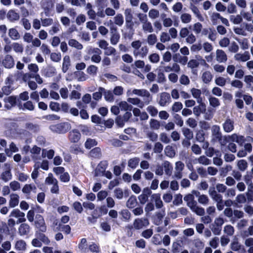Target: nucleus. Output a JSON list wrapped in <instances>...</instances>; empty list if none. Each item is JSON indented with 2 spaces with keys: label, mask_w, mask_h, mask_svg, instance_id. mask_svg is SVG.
<instances>
[{
  "label": "nucleus",
  "mask_w": 253,
  "mask_h": 253,
  "mask_svg": "<svg viewBox=\"0 0 253 253\" xmlns=\"http://www.w3.org/2000/svg\"><path fill=\"white\" fill-rule=\"evenodd\" d=\"M133 49V55L136 58H143L148 53V48L146 45H143L140 40H135L131 43Z\"/></svg>",
  "instance_id": "f257e3e1"
},
{
  "label": "nucleus",
  "mask_w": 253,
  "mask_h": 253,
  "mask_svg": "<svg viewBox=\"0 0 253 253\" xmlns=\"http://www.w3.org/2000/svg\"><path fill=\"white\" fill-rule=\"evenodd\" d=\"M133 94L141 96L144 98V103L148 104L151 101L152 97L149 92L145 89H134L133 90H128L127 91V95L130 96Z\"/></svg>",
  "instance_id": "f03ea898"
},
{
  "label": "nucleus",
  "mask_w": 253,
  "mask_h": 253,
  "mask_svg": "<svg viewBox=\"0 0 253 253\" xmlns=\"http://www.w3.org/2000/svg\"><path fill=\"white\" fill-rule=\"evenodd\" d=\"M57 180L53 177L51 173L48 174V176L45 179V184L50 186V192L53 194H58L59 186Z\"/></svg>",
  "instance_id": "7ed1b4c3"
},
{
  "label": "nucleus",
  "mask_w": 253,
  "mask_h": 253,
  "mask_svg": "<svg viewBox=\"0 0 253 253\" xmlns=\"http://www.w3.org/2000/svg\"><path fill=\"white\" fill-rule=\"evenodd\" d=\"M106 26L110 27L111 31L110 42L112 45H116L119 42L120 36L117 31V28L114 27L112 21L109 20L107 23H104Z\"/></svg>",
  "instance_id": "20e7f679"
},
{
  "label": "nucleus",
  "mask_w": 253,
  "mask_h": 253,
  "mask_svg": "<svg viewBox=\"0 0 253 253\" xmlns=\"http://www.w3.org/2000/svg\"><path fill=\"white\" fill-rule=\"evenodd\" d=\"M192 30L196 34H201L202 35H208L210 31V28H204L202 24L198 22L194 24L192 26Z\"/></svg>",
  "instance_id": "39448f33"
},
{
  "label": "nucleus",
  "mask_w": 253,
  "mask_h": 253,
  "mask_svg": "<svg viewBox=\"0 0 253 253\" xmlns=\"http://www.w3.org/2000/svg\"><path fill=\"white\" fill-rule=\"evenodd\" d=\"M9 217L11 218L15 217L17 218L16 220L17 224L22 223L26 221L25 213L17 209H14L10 212Z\"/></svg>",
  "instance_id": "423d86ee"
},
{
  "label": "nucleus",
  "mask_w": 253,
  "mask_h": 253,
  "mask_svg": "<svg viewBox=\"0 0 253 253\" xmlns=\"http://www.w3.org/2000/svg\"><path fill=\"white\" fill-rule=\"evenodd\" d=\"M124 14L125 16L126 26L132 29L134 25L132 21L133 14L132 9L130 8H126L125 10Z\"/></svg>",
  "instance_id": "0eeeda50"
},
{
  "label": "nucleus",
  "mask_w": 253,
  "mask_h": 253,
  "mask_svg": "<svg viewBox=\"0 0 253 253\" xmlns=\"http://www.w3.org/2000/svg\"><path fill=\"white\" fill-rule=\"evenodd\" d=\"M196 59H191L188 62L187 66L188 67L193 69L198 67L199 65H207L206 61L201 56H196Z\"/></svg>",
  "instance_id": "6e6552de"
},
{
  "label": "nucleus",
  "mask_w": 253,
  "mask_h": 253,
  "mask_svg": "<svg viewBox=\"0 0 253 253\" xmlns=\"http://www.w3.org/2000/svg\"><path fill=\"white\" fill-rule=\"evenodd\" d=\"M149 224L148 219L146 218H138L133 222V226L135 229L139 230L147 227Z\"/></svg>",
  "instance_id": "1a4fd4ad"
},
{
  "label": "nucleus",
  "mask_w": 253,
  "mask_h": 253,
  "mask_svg": "<svg viewBox=\"0 0 253 253\" xmlns=\"http://www.w3.org/2000/svg\"><path fill=\"white\" fill-rule=\"evenodd\" d=\"M88 53L94 54L91 58L92 62L96 63H98L100 62L101 60V56H100L101 50L99 48L90 47L88 50Z\"/></svg>",
  "instance_id": "9d476101"
},
{
  "label": "nucleus",
  "mask_w": 253,
  "mask_h": 253,
  "mask_svg": "<svg viewBox=\"0 0 253 253\" xmlns=\"http://www.w3.org/2000/svg\"><path fill=\"white\" fill-rule=\"evenodd\" d=\"M2 65L6 68L10 69L14 67L15 62L12 56L9 54H6L1 61Z\"/></svg>",
  "instance_id": "9b49d317"
},
{
  "label": "nucleus",
  "mask_w": 253,
  "mask_h": 253,
  "mask_svg": "<svg viewBox=\"0 0 253 253\" xmlns=\"http://www.w3.org/2000/svg\"><path fill=\"white\" fill-rule=\"evenodd\" d=\"M139 19L142 23V29L144 31L148 33H151L153 32V29L152 24L150 22L148 21L146 15L143 16L142 17H139Z\"/></svg>",
  "instance_id": "f8f14e48"
},
{
  "label": "nucleus",
  "mask_w": 253,
  "mask_h": 253,
  "mask_svg": "<svg viewBox=\"0 0 253 253\" xmlns=\"http://www.w3.org/2000/svg\"><path fill=\"white\" fill-rule=\"evenodd\" d=\"M234 58L237 61L244 62L250 59V55L248 51L239 52L234 55Z\"/></svg>",
  "instance_id": "ddd939ff"
},
{
  "label": "nucleus",
  "mask_w": 253,
  "mask_h": 253,
  "mask_svg": "<svg viewBox=\"0 0 253 253\" xmlns=\"http://www.w3.org/2000/svg\"><path fill=\"white\" fill-rule=\"evenodd\" d=\"M184 165L182 162L180 161L176 162L174 172V176L175 177L178 179H180L182 177V171L184 169Z\"/></svg>",
  "instance_id": "4468645a"
},
{
  "label": "nucleus",
  "mask_w": 253,
  "mask_h": 253,
  "mask_svg": "<svg viewBox=\"0 0 253 253\" xmlns=\"http://www.w3.org/2000/svg\"><path fill=\"white\" fill-rule=\"evenodd\" d=\"M68 128V124L67 123L59 124L51 126V130L59 133H63L67 131Z\"/></svg>",
  "instance_id": "2eb2a0df"
},
{
  "label": "nucleus",
  "mask_w": 253,
  "mask_h": 253,
  "mask_svg": "<svg viewBox=\"0 0 253 253\" xmlns=\"http://www.w3.org/2000/svg\"><path fill=\"white\" fill-rule=\"evenodd\" d=\"M4 107L10 109L14 106L16 103V97L14 96H10L4 99Z\"/></svg>",
  "instance_id": "dca6fc26"
},
{
  "label": "nucleus",
  "mask_w": 253,
  "mask_h": 253,
  "mask_svg": "<svg viewBox=\"0 0 253 253\" xmlns=\"http://www.w3.org/2000/svg\"><path fill=\"white\" fill-rule=\"evenodd\" d=\"M19 203V196L16 193H11L9 195V206L13 208L18 205Z\"/></svg>",
  "instance_id": "f3484780"
},
{
  "label": "nucleus",
  "mask_w": 253,
  "mask_h": 253,
  "mask_svg": "<svg viewBox=\"0 0 253 253\" xmlns=\"http://www.w3.org/2000/svg\"><path fill=\"white\" fill-rule=\"evenodd\" d=\"M170 102V97L169 94L167 92H163L160 94V100L159 104L162 106H164Z\"/></svg>",
  "instance_id": "a211bd4d"
},
{
  "label": "nucleus",
  "mask_w": 253,
  "mask_h": 253,
  "mask_svg": "<svg viewBox=\"0 0 253 253\" xmlns=\"http://www.w3.org/2000/svg\"><path fill=\"white\" fill-rule=\"evenodd\" d=\"M151 200L155 204V206L157 209L161 208L163 206V202L161 199V194L159 193H155L151 195Z\"/></svg>",
  "instance_id": "6ab92c4d"
},
{
  "label": "nucleus",
  "mask_w": 253,
  "mask_h": 253,
  "mask_svg": "<svg viewBox=\"0 0 253 253\" xmlns=\"http://www.w3.org/2000/svg\"><path fill=\"white\" fill-rule=\"evenodd\" d=\"M192 193L195 195L196 197H198V202L204 205H207L209 202V198L207 196L205 195H200V193L198 191L194 190Z\"/></svg>",
  "instance_id": "aec40b11"
},
{
  "label": "nucleus",
  "mask_w": 253,
  "mask_h": 253,
  "mask_svg": "<svg viewBox=\"0 0 253 253\" xmlns=\"http://www.w3.org/2000/svg\"><path fill=\"white\" fill-rule=\"evenodd\" d=\"M69 137L71 142H77L80 139L81 133L78 130L73 129L70 132Z\"/></svg>",
  "instance_id": "412c9836"
},
{
  "label": "nucleus",
  "mask_w": 253,
  "mask_h": 253,
  "mask_svg": "<svg viewBox=\"0 0 253 253\" xmlns=\"http://www.w3.org/2000/svg\"><path fill=\"white\" fill-rule=\"evenodd\" d=\"M216 59L218 62H225L227 60V57L224 51L221 49H217L216 51Z\"/></svg>",
  "instance_id": "4be33fe9"
},
{
  "label": "nucleus",
  "mask_w": 253,
  "mask_h": 253,
  "mask_svg": "<svg viewBox=\"0 0 253 253\" xmlns=\"http://www.w3.org/2000/svg\"><path fill=\"white\" fill-rule=\"evenodd\" d=\"M223 127L226 132H231L234 129V121L230 119H226L223 124Z\"/></svg>",
  "instance_id": "5701e85b"
},
{
  "label": "nucleus",
  "mask_w": 253,
  "mask_h": 253,
  "mask_svg": "<svg viewBox=\"0 0 253 253\" xmlns=\"http://www.w3.org/2000/svg\"><path fill=\"white\" fill-rule=\"evenodd\" d=\"M18 151V148L13 142L10 144L8 148L5 149V152L8 157H11L13 153L17 152Z\"/></svg>",
  "instance_id": "b1692460"
},
{
  "label": "nucleus",
  "mask_w": 253,
  "mask_h": 253,
  "mask_svg": "<svg viewBox=\"0 0 253 253\" xmlns=\"http://www.w3.org/2000/svg\"><path fill=\"white\" fill-rule=\"evenodd\" d=\"M37 219L35 222L38 227L40 228V230L44 232L46 230V227L45 226V223L43 218L40 215L37 216Z\"/></svg>",
  "instance_id": "393cba45"
},
{
  "label": "nucleus",
  "mask_w": 253,
  "mask_h": 253,
  "mask_svg": "<svg viewBox=\"0 0 253 253\" xmlns=\"http://www.w3.org/2000/svg\"><path fill=\"white\" fill-rule=\"evenodd\" d=\"M198 106H195L193 108V113L196 116H199L201 113L206 110V105L203 103H199Z\"/></svg>",
  "instance_id": "a878e982"
},
{
  "label": "nucleus",
  "mask_w": 253,
  "mask_h": 253,
  "mask_svg": "<svg viewBox=\"0 0 253 253\" xmlns=\"http://www.w3.org/2000/svg\"><path fill=\"white\" fill-rule=\"evenodd\" d=\"M30 227L29 225L26 223L21 224L18 228L19 233L21 236L28 234L30 232Z\"/></svg>",
  "instance_id": "bb28decb"
},
{
  "label": "nucleus",
  "mask_w": 253,
  "mask_h": 253,
  "mask_svg": "<svg viewBox=\"0 0 253 253\" xmlns=\"http://www.w3.org/2000/svg\"><path fill=\"white\" fill-rule=\"evenodd\" d=\"M190 9L199 21H204V17L200 13V12L197 6L193 4H191L190 6Z\"/></svg>",
  "instance_id": "cd10ccee"
},
{
  "label": "nucleus",
  "mask_w": 253,
  "mask_h": 253,
  "mask_svg": "<svg viewBox=\"0 0 253 253\" xmlns=\"http://www.w3.org/2000/svg\"><path fill=\"white\" fill-rule=\"evenodd\" d=\"M7 17L10 21H14L19 19V15L15 10H10L7 14Z\"/></svg>",
  "instance_id": "c85d7f7f"
},
{
  "label": "nucleus",
  "mask_w": 253,
  "mask_h": 253,
  "mask_svg": "<svg viewBox=\"0 0 253 253\" xmlns=\"http://www.w3.org/2000/svg\"><path fill=\"white\" fill-rule=\"evenodd\" d=\"M191 93L193 97L197 99L198 103L202 102V99L201 97V90L195 88H193L191 90Z\"/></svg>",
  "instance_id": "c756f323"
},
{
  "label": "nucleus",
  "mask_w": 253,
  "mask_h": 253,
  "mask_svg": "<svg viewBox=\"0 0 253 253\" xmlns=\"http://www.w3.org/2000/svg\"><path fill=\"white\" fill-rule=\"evenodd\" d=\"M202 80L205 84H209L212 79V75L210 71L203 72L202 75Z\"/></svg>",
  "instance_id": "7c9ffc66"
},
{
  "label": "nucleus",
  "mask_w": 253,
  "mask_h": 253,
  "mask_svg": "<svg viewBox=\"0 0 253 253\" xmlns=\"http://www.w3.org/2000/svg\"><path fill=\"white\" fill-rule=\"evenodd\" d=\"M137 202L136 198L134 196H130L126 202V206L129 209H132L136 207Z\"/></svg>",
  "instance_id": "2f4dec72"
},
{
  "label": "nucleus",
  "mask_w": 253,
  "mask_h": 253,
  "mask_svg": "<svg viewBox=\"0 0 253 253\" xmlns=\"http://www.w3.org/2000/svg\"><path fill=\"white\" fill-rule=\"evenodd\" d=\"M8 35L13 40H18L20 37L19 33L15 28H10L9 29Z\"/></svg>",
  "instance_id": "473e14b6"
},
{
  "label": "nucleus",
  "mask_w": 253,
  "mask_h": 253,
  "mask_svg": "<svg viewBox=\"0 0 253 253\" xmlns=\"http://www.w3.org/2000/svg\"><path fill=\"white\" fill-rule=\"evenodd\" d=\"M120 110L121 111H131L132 107L131 105L128 104L126 101H121L118 103Z\"/></svg>",
  "instance_id": "72a5a7b5"
},
{
  "label": "nucleus",
  "mask_w": 253,
  "mask_h": 253,
  "mask_svg": "<svg viewBox=\"0 0 253 253\" xmlns=\"http://www.w3.org/2000/svg\"><path fill=\"white\" fill-rule=\"evenodd\" d=\"M194 194H188L184 197V200L187 202L188 206L190 208L196 202L194 200Z\"/></svg>",
  "instance_id": "f704fd0d"
},
{
  "label": "nucleus",
  "mask_w": 253,
  "mask_h": 253,
  "mask_svg": "<svg viewBox=\"0 0 253 253\" xmlns=\"http://www.w3.org/2000/svg\"><path fill=\"white\" fill-rule=\"evenodd\" d=\"M15 249L18 251H25L26 249V244L25 242L22 240H20L15 243Z\"/></svg>",
  "instance_id": "c9c22d12"
},
{
  "label": "nucleus",
  "mask_w": 253,
  "mask_h": 253,
  "mask_svg": "<svg viewBox=\"0 0 253 253\" xmlns=\"http://www.w3.org/2000/svg\"><path fill=\"white\" fill-rule=\"evenodd\" d=\"M237 41L239 42L241 48L243 50L247 49L249 47V41L246 38H242V39H237Z\"/></svg>",
  "instance_id": "e433bc0d"
},
{
  "label": "nucleus",
  "mask_w": 253,
  "mask_h": 253,
  "mask_svg": "<svg viewBox=\"0 0 253 253\" xmlns=\"http://www.w3.org/2000/svg\"><path fill=\"white\" fill-rule=\"evenodd\" d=\"M70 65V57L68 55H66L63 58V64H62V71L64 73H66Z\"/></svg>",
  "instance_id": "4c0bfd02"
},
{
  "label": "nucleus",
  "mask_w": 253,
  "mask_h": 253,
  "mask_svg": "<svg viewBox=\"0 0 253 253\" xmlns=\"http://www.w3.org/2000/svg\"><path fill=\"white\" fill-rule=\"evenodd\" d=\"M140 159L138 158H133L130 159L128 161V166L132 169H135L138 165Z\"/></svg>",
  "instance_id": "58836bf2"
},
{
  "label": "nucleus",
  "mask_w": 253,
  "mask_h": 253,
  "mask_svg": "<svg viewBox=\"0 0 253 253\" xmlns=\"http://www.w3.org/2000/svg\"><path fill=\"white\" fill-rule=\"evenodd\" d=\"M114 23L119 27L122 26L124 22V17L122 14H117L113 18Z\"/></svg>",
  "instance_id": "ea45409f"
},
{
  "label": "nucleus",
  "mask_w": 253,
  "mask_h": 253,
  "mask_svg": "<svg viewBox=\"0 0 253 253\" xmlns=\"http://www.w3.org/2000/svg\"><path fill=\"white\" fill-rule=\"evenodd\" d=\"M163 167L165 173L169 176L171 175L173 168L170 164L168 161L165 162L163 164Z\"/></svg>",
  "instance_id": "a19ab883"
},
{
  "label": "nucleus",
  "mask_w": 253,
  "mask_h": 253,
  "mask_svg": "<svg viewBox=\"0 0 253 253\" xmlns=\"http://www.w3.org/2000/svg\"><path fill=\"white\" fill-rule=\"evenodd\" d=\"M68 44L70 46L75 47L79 50H81L83 48V45L74 39H70L68 42Z\"/></svg>",
  "instance_id": "79ce46f5"
},
{
  "label": "nucleus",
  "mask_w": 253,
  "mask_h": 253,
  "mask_svg": "<svg viewBox=\"0 0 253 253\" xmlns=\"http://www.w3.org/2000/svg\"><path fill=\"white\" fill-rule=\"evenodd\" d=\"M192 211L199 215H203L205 213V210L202 207L197 206V203L190 208Z\"/></svg>",
  "instance_id": "37998d69"
},
{
  "label": "nucleus",
  "mask_w": 253,
  "mask_h": 253,
  "mask_svg": "<svg viewBox=\"0 0 253 253\" xmlns=\"http://www.w3.org/2000/svg\"><path fill=\"white\" fill-rule=\"evenodd\" d=\"M244 81L246 84L247 87L253 88V76L252 75L245 76Z\"/></svg>",
  "instance_id": "c03bdc74"
},
{
  "label": "nucleus",
  "mask_w": 253,
  "mask_h": 253,
  "mask_svg": "<svg viewBox=\"0 0 253 253\" xmlns=\"http://www.w3.org/2000/svg\"><path fill=\"white\" fill-rule=\"evenodd\" d=\"M54 155V151L53 150L43 149L42 150V157L43 158L47 157L49 159L53 158Z\"/></svg>",
  "instance_id": "a18cd8bd"
},
{
  "label": "nucleus",
  "mask_w": 253,
  "mask_h": 253,
  "mask_svg": "<svg viewBox=\"0 0 253 253\" xmlns=\"http://www.w3.org/2000/svg\"><path fill=\"white\" fill-rule=\"evenodd\" d=\"M40 169V163L39 162H35L34 166V170L31 174V177L33 179H36L39 175V170Z\"/></svg>",
  "instance_id": "49530a36"
},
{
  "label": "nucleus",
  "mask_w": 253,
  "mask_h": 253,
  "mask_svg": "<svg viewBox=\"0 0 253 253\" xmlns=\"http://www.w3.org/2000/svg\"><path fill=\"white\" fill-rule=\"evenodd\" d=\"M180 19L183 23L187 24L191 21L192 16L190 14L184 13L181 15Z\"/></svg>",
  "instance_id": "de8ad7c7"
},
{
  "label": "nucleus",
  "mask_w": 253,
  "mask_h": 253,
  "mask_svg": "<svg viewBox=\"0 0 253 253\" xmlns=\"http://www.w3.org/2000/svg\"><path fill=\"white\" fill-rule=\"evenodd\" d=\"M103 94L105 99L108 102H113L114 100V97L112 92L110 90H106L104 89Z\"/></svg>",
  "instance_id": "09e8293b"
},
{
  "label": "nucleus",
  "mask_w": 253,
  "mask_h": 253,
  "mask_svg": "<svg viewBox=\"0 0 253 253\" xmlns=\"http://www.w3.org/2000/svg\"><path fill=\"white\" fill-rule=\"evenodd\" d=\"M1 179L5 182L10 180L12 178V174L9 169L3 172L1 174Z\"/></svg>",
  "instance_id": "8fccbe9b"
},
{
  "label": "nucleus",
  "mask_w": 253,
  "mask_h": 253,
  "mask_svg": "<svg viewBox=\"0 0 253 253\" xmlns=\"http://www.w3.org/2000/svg\"><path fill=\"white\" fill-rule=\"evenodd\" d=\"M160 40L162 42L165 43L166 42H169L171 40V38L168 33L164 32L161 34L160 36Z\"/></svg>",
  "instance_id": "3c124183"
},
{
  "label": "nucleus",
  "mask_w": 253,
  "mask_h": 253,
  "mask_svg": "<svg viewBox=\"0 0 253 253\" xmlns=\"http://www.w3.org/2000/svg\"><path fill=\"white\" fill-rule=\"evenodd\" d=\"M117 52L115 48L112 46H108L104 50V54L107 56H115L116 55Z\"/></svg>",
  "instance_id": "603ef678"
},
{
  "label": "nucleus",
  "mask_w": 253,
  "mask_h": 253,
  "mask_svg": "<svg viewBox=\"0 0 253 253\" xmlns=\"http://www.w3.org/2000/svg\"><path fill=\"white\" fill-rule=\"evenodd\" d=\"M41 148L36 145L34 146L31 149L30 152L32 154L34 155L32 156V159L34 161L37 160V157L35 155H39L41 152Z\"/></svg>",
  "instance_id": "864d4df0"
},
{
  "label": "nucleus",
  "mask_w": 253,
  "mask_h": 253,
  "mask_svg": "<svg viewBox=\"0 0 253 253\" xmlns=\"http://www.w3.org/2000/svg\"><path fill=\"white\" fill-rule=\"evenodd\" d=\"M13 50L17 53H22L23 51V47L22 44L18 42H14L12 44Z\"/></svg>",
  "instance_id": "5fc2aeb1"
},
{
  "label": "nucleus",
  "mask_w": 253,
  "mask_h": 253,
  "mask_svg": "<svg viewBox=\"0 0 253 253\" xmlns=\"http://www.w3.org/2000/svg\"><path fill=\"white\" fill-rule=\"evenodd\" d=\"M229 138L231 140L240 144H241L244 141L243 136H238L236 134L231 135Z\"/></svg>",
  "instance_id": "6e6d98bb"
},
{
  "label": "nucleus",
  "mask_w": 253,
  "mask_h": 253,
  "mask_svg": "<svg viewBox=\"0 0 253 253\" xmlns=\"http://www.w3.org/2000/svg\"><path fill=\"white\" fill-rule=\"evenodd\" d=\"M237 166L240 170L245 171L248 167V163L244 160H240L238 161Z\"/></svg>",
  "instance_id": "4d7b16f0"
},
{
  "label": "nucleus",
  "mask_w": 253,
  "mask_h": 253,
  "mask_svg": "<svg viewBox=\"0 0 253 253\" xmlns=\"http://www.w3.org/2000/svg\"><path fill=\"white\" fill-rule=\"evenodd\" d=\"M36 187L35 185L32 184H26L24 185L23 188H22V192L23 193L27 194H29L30 193V192L33 190L35 189Z\"/></svg>",
  "instance_id": "13d9d810"
},
{
  "label": "nucleus",
  "mask_w": 253,
  "mask_h": 253,
  "mask_svg": "<svg viewBox=\"0 0 253 253\" xmlns=\"http://www.w3.org/2000/svg\"><path fill=\"white\" fill-rule=\"evenodd\" d=\"M104 91V88L103 87H99L98 90L93 93V98L95 100H98L102 97V94Z\"/></svg>",
  "instance_id": "bf43d9fd"
},
{
  "label": "nucleus",
  "mask_w": 253,
  "mask_h": 253,
  "mask_svg": "<svg viewBox=\"0 0 253 253\" xmlns=\"http://www.w3.org/2000/svg\"><path fill=\"white\" fill-rule=\"evenodd\" d=\"M195 161H197L199 164L204 165H208L211 163V161L205 156H201L198 159H196Z\"/></svg>",
  "instance_id": "052dcab7"
},
{
  "label": "nucleus",
  "mask_w": 253,
  "mask_h": 253,
  "mask_svg": "<svg viewBox=\"0 0 253 253\" xmlns=\"http://www.w3.org/2000/svg\"><path fill=\"white\" fill-rule=\"evenodd\" d=\"M165 152L167 156L169 157L172 158L175 156V151L170 146H167L165 148Z\"/></svg>",
  "instance_id": "680f3d73"
},
{
  "label": "nucleus",
  "mask_w": 253,
  "mask_h": 253,
  "mask_svg": "<svg viewBox=\"0 0 253 253\" xmlns=\"http://www.w3.org/2000/svg\"><path fill=\"white\" fill-rule=\"evenodd\" d=\"M10 189L13 191L20 190L21 188L20 184L17 181H12L9 184Z\"/></svg>",
  "instance_id": "e2e57ef3"
},
{
  "label": "nucleus",
  "mask_w": 253,
  "mask_h": 253,
  "mask_svg": "<svg viewBox=\"0 0 253 253\" xmlns=\"http://www.w3.org/2000/svg\"><path fill=\"white\" fill-rule=\"evenodd\" d=\"M114 196L118 199H122L124 197V193L120 188H116L114 191Z\"/></svg>",
  "instance_id": "0e129e2a"
},
{
  "label": "nucleus",
  "mask_w": 253,
  "mask_h": 253,
  "mask_svg": "<svg viewBox=\"0 0 253 253\" xmlns=\"http://www.w3.org/2000/svg\"><path fill=\"white\" fill-rule=\"evenodd\" d=\"M236 201L237 204H243L246 203L247 199L245 195L243 194H240L236 197Z\"/></svg>",
  "instance_id": "69168bd1"
},
{
  "label": "nucleus",
  "mask_w": 253,
  "mask_h": 253,
  "mask_svg": "<svg viewBox=\"0 0 253 253\" xmlns=\"http://www.w3.org/2000/svg\"><path fill=\"white\" fill-rule=\"evenodd\" d=\"M61 27L59 24L53 25L49 31V33L51 35H53L59 32Z\"/></svg>",
  "instance_id": "338daca9"
},
{
  "label": "nucleus",
  "mask_w": 253,
  "mask_h": 253,
  "mask_svg": "<svg viewBox=\"0 0 253 253\" xmlns=\"http://www.w3.org/2000/svg\"><path fill=\"white\" fill-rule=\"evenodd\" d=\"M147 112L150 114L152 117H155L157 116L158 113V111L156 107L154 106L150 105L147 107L146 109Z\"/></svg>",
  "instance_id": "774afa93"
}]
</instances>
